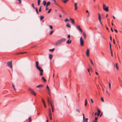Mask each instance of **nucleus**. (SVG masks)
Here are the masks:
<instances>
[{
	"instance_id": "obj_14",
	"label": "nucleus",
	"mask_w": 122,
	"mask_h": 122,
	"mask_svg": "<svg viewBox=\"0 0 122 122\" xmlns=\"http://www.w3.org/2000/svg\"><path fill=\"white\" fill-rule=\"evenodd\" d=\"M69 40H70L69 39V40H68L67 41V42H66V43L67 44H70L71 43V40H70V41H69Z\"/></svg>"
},
{
	"instance_id": "obj_59",
	"label": "nucleus",
	"mask_w": 122,
	"mask_h": 122,
	"mask_svg": "<svg viewBox=\"0 0 122 122\" xmlns=\"http://www.w3.org/2000/svg\"><path fill=\"white\" fill-rule=\"evenodd\" d=\"M110 40L111 41H112V36H110Z\"/></svg>"
},
{
	"instance_id": "obj_7",
	"label": "nucleus",
	"mask_w": 122,
	"mask_h": 122,
	"mask_svg": "<svg viewBox=\"0 0 122 122\" xmlns=\"http://www.w3.org/2000/svg\"><path fill=\"white\" fill-rule=\"evenodd\" d=\"M80 43L81 45V46H83L84 41L81 37L80 38Z\"/></svg>"
},
{
	"instance_id": "obj_18",
	"label": "nucleus",
	"mask_w": 122,
	"mask_h": 122,
	"mask_svg": "<svg viewBox=\"0 0 122 122\" xmlns=\"http://www.w3.org/2000/svg\"><path fill=\"white\" fill-rule=\"evenodd\" d=\"M36 67H38L39 66H38L39 65V62L38 61H36Z\"/></svg>"
},
{
	"instance_id": "obj_29",
	"label": "nucleus",
	"mask_w": 122,
	"mask_h": 122,
	"mask_svg": "<svg viewBox=\"0 0 122 122\" xmlns=\"http://www.w3.org/2000/svg\"><path fill=\"white\" fill-rule=\"evenodd\" d=\"M64 3H66L69 0H62Z\"/></svg>"
},
{
	"instance_id": "obj_1",
	"label": "nucleus",
	"mask_w": 122,
	"mask_h": 122,
	"mask_svg": "<svg viewBox=\"0 0 122 122\" xmlns=\"http://www.w3.org/2000/svg\"><path fill=\"white\" fill-rule=\"evenodd\" d=\"M66 40V39L65 38H63L61 39H60L56 42L55 43L56 46H58L60 45L63 41H65Z\"/></svg>"
},
{
	"instance_id": "obj_16",
	"label": "nucleus",
	"mask_w": 122,
	"mask_h": 122,
	"mask_svg": "<svg viewBox=\"0 0 122 122\" xmlns=\"http://www.w3.org/2000/svg\"><path fill=\"white\" fill-rule=\"evenodd\" d=\"M41 79L44 82H46V80L45 79V78L44 77H42Z\"/></svg>"
},
{
	"instance_id": "obj_61",
	"label": "nucleus",
	"mask_w": 122,
	"mask_h": 122,
	"mask_svg": "<svg viewBox=\"0 0 122 122\" xmlns=\"http://www.w3.org/2000/svg\"><path fill=\"white\" fill-rule=\"evenodd\" d=\"M83 116V119H84V114L83 113H82Z\"/></svg>"
},
{
	"instance_id": "obj_4",
	"label": "nucleus",
	"mask_w": 122,
	"mask_h": 122,
	"mask_svg": "<svg viewBox=\"0 0 122 122\" xmlns=\"http://www.w3.org/2000/svg\"><path fill=\"white\" fill-rule=\"evenodd\" d=\"M28 90L31 93V94L34 96L36 95V93L30 88H29L28 89Z\"/></svg>"
},
{
	"instance_id": "obj_3",
	"label": "nucleus",
	"mask_w": 122,
	"mask_h": 122,
	"mask_svg": "<svg viewBox=\"0 0 122 122\" xmlns=\"http://www.w3.org/2000/svg\"><path fill=\"white\" fill-rule=\"evenodd\" d=\"M36 68L40 72V76H41L42 75L43 70L42 68L39 66Z\"/></svg>"
},
{
	"instance_id": "obj_25",
	"label": "nucleus",
	"mask_w": 122,
	"mask_h": 122,
	"mask_svg": "<svg viewBox=\"0 0 122 122\" xmlns=\"http://www.w3.org/2000/svg\"><path fill=\"white\" fill-rule=\"evenodd\" d=\"M44 18V17L43 16H41L40 17V20H42Z\"/></svg>"
},
{
	"instance_id": "obj_43",
	"label": "nucleus",
	"mask_w": 122,
	"mask_h": 122,
	"mask_svg": "<svg viewBox=\"0 0 122 122\" xmlns=\"http://www.w3.org/2000/svg\"><path fill=\"white\" fill-rule=\"evenodd\" d=\"M31 5H32V6L33 8L34 9H35V7L34 6L33 4H32Z\"/></svg>"
},
{
	"instance_id": "obj_55",
	"label": "nucleus",
	"mask_w": 122,
	"mask_h": 122,
	"mask_svg": "<svg viewBox=\"0 0 122 122\" xmlns=\"http://www.w3.org/2000/svg\"><path fill=\"white\" fill-rule=\"evenodd\" d=\"M54 4H55L56 5L57 3H56V1L55 0H54Z\"/></svg>"
},
{
	"instance_id": "obj_32",
	"label": "nucleus",
	"mask_w": 122,
	"mask_h": 122,
	"mask_svg": "<svg viewBox=\"0 0 122 122\" xmlns=\"http://www.w3.org/2000/svg\"><path fill=\"white\" fill-rule=\"evenodd\" d=\"M55 50V49L54 48H53L52 49H50L49 50V51H51V52H52L54 50Z\"/></svg>"
},
{
	"instance_id": "obj_64",
	"label": "nucleus",
	"mask_w": 122,
	"mask_h": 122,
	"mask_svg": "<svg viewBox=\"0 0 122 122\" xmlns=\"http://www.w3.org/2000/svg\"><path fill=\"white\" fill-rule=\"evenodd\" d=\"M97 115V113L95 112V113L94 115L95 116H96Z\"/></svg>"
},
{
	"instance_id": "obj_35",
	"label": "nucleus",
	"mask_w": 122,
	"mask_h": 122,
	"mask_svg": "<svg viewBox=\"0 0 122 122\" xmlns=\"http://www.w3.org/2000/svg\"><path fill=\"white\" fill-rule=\"evenodd\" d=\"M49 28H50L51 29H53V27L51 25H49Z\"/></svg>"
},
{
	"instance_id": "obj_20",
	"label": "nucleus",
	"mask_w": 122,
	"mask_h": 122,
	"mask_svg": "<svg viewBox=\"0 0 122 122\" xmlns=\"http://www.w3.org/2000/svg\"><path fill=\"white\" fill-rule=\"evenodd\" d=\"M76 111L77 112H78L79 113H80V110L79 108H77L76 109Z\"/></svg>"
},
{
	"instance_id": "obj_63",
	"label": "nucleus",
	"mask_w": 122,
	"mask_h": 122,
	"mask_svg": "<svg viewBox=\"0 0 122 122\" xmlns=\"http://www.w3.org/2000/svg\"><path fill=\"white\" fill-rule=\"evenodd\" d=\"M108 84H109V86H111V83H108Z\"/></svg>"
},
{
	"instance_id": "obj_21",
	"label": "nucleus",
	"mask_w": 122,
	"mask_h": 122,
	"mask_svg": "<svg viewBox=\"0 0 122 122\" xmlns=\"http://www.w3.org/2000/svg\"><path fill=\"white\" fill-rule=\"evenodd\" d=\"M66 26H67L70 28H71V26L69 24V23H68L67 24H66Z\"/></svg>"
},
{
	"instance_id": "obj_58",
	"label": "nucleus",
	"mask_w": 122,
	"mask_h": 122,
	"mask_svg": "<svg viewBox=\"0 0 122 122\" xmlns=\"http://www.w3.org/2000/svg\"><path fill=\"white\" fill-rule=\"evenodd\" d=\"M111 30L112 32H113V29H112V28L111 27Z\"/></svg>"
},
{
	"instance_id": "obj_23",
	"label": "nucleus",
	"mask_w": 122,
	"mask_h": 122,
	"mask_svg": "<svg viewBox=\"0 0 122 122\" xmlns=\"http://www.w3.org/2000/svg\"><path fill=\"white\" fill-rule=\"evenodd\" d=\"M43 3L44 4V6L45 5L46 3V1L45 0L43 2Z\"/></svg>"
},
{
	"instance_id": "obj_54",
	"label": "nucleus",
	"mask_w": 122,
	"mask_h": 122,
	"mask_svg": "<svg viewBox=\"0 0 122 122\" xmlns=\"http://www.w3.org/2000/svg\"><path fill=\"white\" fill-rule=\"evenodd\" d=\"M90 100L91 102H92V103H93V100L91 99Z\"/></svg>"
},
{
	"instance_id": "obj_62",
	"label": "nucleus",
	"mask_w": 122,
	"mask_h": 122,
	"mask_svg": "<svg viewBox=\"0 0 122 122\" xmlns=\"http://www.w3.org/2000/svg\"><path fill=\"white\" fill-rule=\"evenodd\" d=\"M95 73H96V75H98V73L96 71Z\"/></svg>"
},
{
	"instance_id": "obj_45",
	"label": "nucleus",
	"mask_w": 122,
	"mask_h": 122,
	"mask_svg": "<svg viewBox=\"0 0 122 122\" xmlns=\"http://www.w3.org/2000/svg\"><path fill=\"white\" fill-rule=\"evenodd\" d=\"M21 53H21V52H19V53H18L15 54V55H19V54H21Z\"/></svg>"
},
{
	"instance_id": "obj_36",
	"label": "nucleus",
	"mask_w": 122,
	"mask_h": 122,
	"mask_svg": "<svg viewBox=\"0 0 122 122\" xmlns=\"http://www.w3.org/2000/svg\"><path fill=\"white\" fill-rule=\"evenodd\" d=\"M87 70H88V72H90V70H91V71H92V69L91 68H89Z\"/></svg>"
},
{
	"instance_id": "obj_5",
	"label": "nucleus",
	"mask_w": 122,
	"mask_h": 122,
	"mask_svg": "<svg viewBox=\"0 0 122 122\" xmlns=\"http://www.w3.org/2000/svg\"><path fill=\"white\" fill-rule=\"evenodd\" d=\"M103 10L106 12L108 11V7L106 6V5L104 4L103 5Z\"/></svg>"
},
{
	"instance_id": "obj_42",
	"label": "nucleus",
	"mask_w": 122,
	"mask_h": 122,
	"mask_svg": "<svg viewBox=\"0 0 122 122\" xmlns=\"http://www.w3.org/2000/svg\"><path fill=\"white\" fill-rule=\"evenodd\" d=\"M70 35H69V34L68 35V36H67V38L70 39Z\"/></svg>"
},
{
	"instance_id": "obj_49",
	"label": "nucleus",
	"mask_w": 122,
	"mask_h": 122,
	"mask_svg": "<svg viewBox=\"0 0 122 122\" xmlns=\"http://www.w3.org/2000/svg\"><path fill=\"white\" fill-rule=\"evenodd\" d=\"M111 56H113V54H112V51H111Z\"/></svg>"
},
{
	"instance_id": "obj_24",
	"label": "nucleus",
	"mask_w": 122,
	"mask_h": 122,
	"mask_svg": "<svg viewBox=\"0 0 122 122\" xmlns=\"http://www.w3.org/2000/svg\"><path fill=\"white\" fill-rule=\"evenodd\" d=\"M50 4V1H48L47 2L46 4V7L49 5Z\"/></svg>"
},
{
	"instance_id": "obj_30",
	"label": "nucleus",
	"mask_w": 122,
	"mask_h": 122,
	"mask_svg": "<svg viewBox=\"0 0 122 122\" xmlns=\"http://www.w3.org/2000/svg\"><path fill=\"white\" fill-rule=\"evenodd\" d=\"M41 2V0H38V5H39L40 4Z\"/></svg>"
},
{
	"instance_id": "obj_13",
	"label": "nucleus",
	"mask_w": 122,
	"mask_h": 122,
	"mask_svg": "<svg viewBox=\"0 0 122 122\" xmlns=\"http://www.w3.org/2000/svg\"><path fill=\"white\" fill-rule=\"evenodd\" d=\"M49 116L50 119L51 120H52V118L51 113H49Z\"/></svg>"
},
{
	"instance_id": "obj_22",
	"label": "nucleus",
	"mask_w": 122,
	"mask_h": 122,
	"mask_svg": "<svg viewBox=\"0 0 122 122\" xmlns=\"http://www.w3.org/2000/svg\"><path fill=\"white\" fill-rule=\"evenodd\" d=\"M83 119V121L84 122H85L88 121V118H86V119H85V118H84V119Z\"/></svg>"
},
{
	"instance_id": "obj_28",
	"label": "nucleus",
	"mask_w": 122,
	"mask_h": 122,
	"mask_svg": "<svg viewBox=\"0 0 122 122\" xmlns=\"http://www.w3.org/2000/svg\"><path fill=\"white\" fill-rule=\"evenodd\" d=\"M28 120L29 122H31V117H30L28 118Z\"/></svg>"
},
{
	"instance_id": "obj_44",
	"label": "nucleus",
	"mask_w": 122,
	"mask_h": 122,
	"mask_svg": "<svg viewBox=\"0 0 122 122\" xmlns=\"http://www.w3.org/2000/svg\"><path fill=\"white\" fill-rule=\"evenodd\" d=\"M21 52V53H22L21 54H23L26 53H27V52Z\"/></svg>"
},
{
	"instance_id": "obj_37",
	"label": "nucleus",
	"mask_w": 122,
	"mask_h": 122,
	"mask_svg": "<svg viewBox=\"0 0 122 122\" xmlns=\"http://www.w3.org/2000/svg\"><path fill=\"white\" fill-rule=\"evenodd\" d=\"M51 9H50L48 11V13H50L51 11Z\"/></svg>"
},
{
	"instance_id": "obj_26",
	"label": "nucleus",
	"mask_w": 122,
	"mask_h": 122,
	"mask_svg": "<svg viewBox=\"0 0 122 122\" xmlns=\"http://www.w3.org/2000/svg\"><path fill=\"white\" fill-rule=\"evenodd\" d=\"M85 105L86 106L87 103V100L86 99L85 100Z\"/></svg>"
},
{
	"instance_id": "obj_10",
	"label": "nucleus",
	"mask_w": 122,
	"mask_h": 122,
	"mask_svg": "<svg viewBox=\"0 0 122 122\" xmlns=\"http://www.w3.org/2000/svg\"><path fill=\"white\" fill-rule=\"evenodd\" d=\"M98 19L99 21V22L101 25H102V24L101 22V17L100 14L99 13H98Z\"/></svg>"
},
{
	"instance_id": "obj_60",
	"label": "nucleus",
	"mask_w": 122,
	"mask_h": 122,
	"mask_svg": "<svg viewBox=\"0 0 122 122\" xmlns=\"http://www.w3.org/2000/svg\"><path fill=\"white\" fill-rule=\"evenodd\" d=\"M114 30L116 33H117V30H116V29H114Z\"/></svg>"
},
{
	"instance_id": "obj_2",
	"label": "nucleus",
	"mask_w": 122,
	"mask_h": 122,
	"mask_svg": "<svg viewBox=\"0 0 122 122\" xmlns=\"http://www.w3.org/2000/svg\"><path fill=\"white\" fill-rule=\"evenodd\" d=\"M47 101L48 103L49 104H50L51 105L52 112H54V106L53 104L52 103V102H50L49 99V98H48L47 99Z\"/></svg>"
},
{
	"instance_id": "obj_50",
	"label": "nucleus",
	"mask_w": 122,
	"mask_h": 122,
	"mask_svg": "<svg viewBox=\"0 0 122 122\" xmlns=\"http://www.w3.org/2000/svg\"><path fill=\"white\" fill-rule=\"evenodd\" d=\"M97 117H95V121H97Z\"/></svg>"
},
{
	"instance_id": "obj_9",
	"label": "nucleus",
	"mask_w": 122,
	"mask_h": 122,
	"mask_svg": "<svg viewBox=\"0 0 122 122\" xmlns=\"http://www.w3.org/2000/svg\"><path fill=\"white\" fill-rule=\"evenodd\" d=\"M46 89L47 90V92L49 94L50 93V89L48 85H47Z\"/></svg>"
},
{
	"instance_id": "obj_31",
	"label": "nucleus",
	"mask_w": 122,
	"mask_h": 122,
	"mask_svg": "<svg viewBox=\"0 0 122 122\" xmlns=\"http://www.w3.org/2000/svg\"><path fill=\"white\" fill-rule=\"evenodd\" d=\"M36 11L37 13L38 14L39 13L38 12V9L37 8H35Z\"/></svg>"
},
{
	"instance_id": "obj_51",
	"label": "nucleus",
	"mask_w": 122,
	"mask_h": 122,
	"mask_svg": "<svg viewBox=\"0 0 122 122\" xmlns=\"http://www.w3.org/2000/svg\"><path fill=\"white\" fill-rule=\"evenodd\" d=\"M42 101L43 103H45V101H44V100L43 99H42Z\"/></svg>"
},
{
	"instance_id": "obj_27",
	"label": "nucleus",
	"mask_w": 122,
	"mask_h": 122,
	"mask_svg": "<svg viewBox=\"0 0 122 122\" xmlns=\"http://www.w3.org/2000/svg\"><path fill=\"white\" fill-rule=\"evenodd\" d=\"M71 22L73 24H74V19H72V20L71 21Z\"/></svg>"
},
{
	"instance_id": "obj_48",
	"label": "nucleus",
	"mask_w": 122,
	"mask_h": 122,
	"mask_svg": "<svg viewBox=\"0 0 122 122\" xmlns=\"http://www.w3.org/2000/svg\"><path fill=\"white\" fill-rule=\"evenodd\" d=\"M113 43L115 44V39H113Z\"/></svg>"
},
{
	"instance_id": "obj_47",
	"label": "nucleus",
	"mask_w": 122,
	"mask_h": 122,
	"mask_svg": "<svg viewBox=\"0 0 122 122\" xmlns=\"http://www.w3.org/2000/svg\"><path fill=\"white\" fill-rule=\"evenodd\" d=\"M101 100L103 102H104V101L103 100V98H101Z\"/></svg>"
},
{
	"instance_id": "obj_40",
	"label": "nucleus",
	"mask_w": 122,
	"mask_h": 122,
	"mask_svg": "<svg viewBox=\"0 0 122 122\" xmlns=\"http://www.w3.org/2000/svg\"><path fill=\"white\" fill-rule=\"evenodd\" d=\"M83 35H84V38H86V35L85 33H83Z\"/></svg>"
},
{
	"instance_id": "obj_12",
	"label": "nucleus",
	"mask_w": 122,
	"mask_h": 122,
	"mask_svg": "<svg viewBox=\"0 0 122 122\" xmlns=\"http://www.w3.org/2000/svg\"><path fill=\"white\" fill-rule=\"evenodd\" d=\"M77 4V3H75L74 4V7H75V10H76L77 9V7L76 6V5Z\"/></svg>"
},
{
	"instance_id": "obj_17",
	"label": "nucleus",
	"mask_w": 122,
	"mask_h": 122,
	"mask_svg": "<svg viewBox=\"0 0 122 122\" xmlns=\"http://www.w3.org/2000/svg\"><path fill=\"white\" fill-rule=\"evenodd\" d=\"M53 56L51 54H49V58L50 60H51Z\"/></svg>"
},
{
	"instance_id": "obj_34",
	"label": "nucleus",
	"mask_w": 122,
	"mask_h": 122,
	"mask_svg": "<svg viewBox=\"0 0 122 122\" xmlns=\"http://www.w3.org/2000/svg\"><path fill=\"white\" fill-rule=\"evenodd\" d=\"M97 111L98 113H100L101 111L99 110L98 108H97Z\"/></svg>"
},
{
	"instance_id": "obj_33",
	"label": "nucleus",
	"mask_w": 122,
	"mask_h": 122,
	"mask_svg": "<svg viewBox=\"0 0 122 122\" xmlns=\"http://www.w3.org/2000/svg\"><path fill=\"white\" fill-rule=\"evenodd\" d=\"M90 61L92 64L93 66L94 65V64L92 60L91 59H90Z\"/></svg>"
},
{
	"instance_id": "obj_15",
	"label": "nucleus",
	"mask_w": 122,
	"mask_h": 122,
	"mask_svg": "<svg viewBox=\"0 0 122 122\" xmlns=\"http://www.w3.org/2000/svg\"><path fill=\"white\" fill-rule=\"evenodd\" d=\"M118 64L117 63H115V66H116V67L117 70H118Z\"/></svg>"
},
{
	"instance_id": "obj_38",
	"label": "nucleus",
	"mask_w": 122,
	"mask_h": 122,
	"mask_svg": "<svg viewBox=\"0 0 122 122\" xmlns=\"http://www.w3.org/2000/svg\"><path fill=\"white\" fill-rule=\"evenodd\" d=\"M36 45H35V46H31L30 47V48H35V47H36Z\"/></svg>"
},
{
	"instance_id": "obj_41",
	"label": "nucleus",
	"mask_w": 122,
	"mask_h": 122,
	"mask_svg": "<svg viewBox=\"0 0 122 122\" xmlns=\"http://www.w3.org/2000/svg\"><path fill=\"white\" fill-rule=\"evenodd\" d=\"M53 32L54 31L53 30L51 31L50 32V35H51L53 33Z\"/></svg>"
},
{
	"instance_id": "obj_53",
	"label": "nucleus",
	"mask_w": 122,
	"mask_h": 122,
	"mask_svg": "<svg viewBox=\"0 0 122 122\" xmlns=\"http://www.w3.org/2000/svg\"><path fill=\"white\" fill-rule=\"evenodd\" d=\"M65 21H69V20L68 19H66L65 20Z\"/></svg>"
},
{
	"instance_id": "obj_52",
	"label": "nucleus",
	"mask_w": 122,
	"mask_h": 122,
	"mask_svg": "<svg viewBox=\"0 0 122 122\" xmlns=\"http://www.w3.org/2000/svg\"><path fill=\"white\" fill-rule=\"evenodd\" d=\"M61 11L63 13H65V11L63 10H61Z\"/></svg>"
},
{
	"instance_id": "obj_6",
	"label": "nucleus",
	"mask_w": 122,
	"mask_h": 122,
	"mask_svg": "<svg viewBox=\"0 0 122 122\" xmlns=\"http://www.w3.org/2000/svg\"><path fill=\"white\" fill-rule=\"evenodd\" d=\"M7 64L9 67H10L12 69V62L11 61H8Z\"/></svg>"
},
{
	"instance_id": "obj_11",
	"label": "nucleus",
	"mask_w": 122,
	"mask_h": 122,
	"mask_svg": "<svg viewBox=\"0 0 122 122\" xmlns=\"http://www.w3.org/2000/svg\"><path fill=\"white\" fill-rule=\"evenodd\" d=\"M86 54L87 57H88L89 56V49H88L86 51Z\"/></svg>"
},
{
	"instance_id": "obj_56",
	"label": "nucleus",
	"mask_w": 122,
	"mask_h": 122,
	"mask_svg": "<svg viewBox=\"0 0 122 122\" xmlns=\"http://www.w3.org/2000/svg\"><path fill=\"white\" fill-rule=\"evenodd\" d=\"M18 1H19V3H21V0H18Z\"/></svg>"
},
{
	"instance_id": "obj_8",
	"label": "nucleus",
	"mask_w": 122,
	"mask_h": 122,
	"mask_svg": "<svg viewBox=\"0 0 122 122\" xmlns=\"http://www.w3.org/2000/svg\"><path fill=\"white\" fill-rule=\"evenodd\" d=\"M76 27L77 29L79 30L81 32H82V30L81 29L80 26L79 25H76Z\"/></svg>"
},
{
	"instance_id": "obj_46",
	"label": "nucleus",
	"mask_w": 122,
	"mask_h": 122,
	"mask_svg": "<svg viewBox=\"0 0 122 122\" xmlns=\"http://www.w3.org/2000/svg\"><path fill=\"white\" fill-rule=\"evenodd\" d=\"M49 113H51V109L50 108H49Z\"/></svg>"
},
{
	"instance_id": "obj_39",
	"label": "nucleus",
	"mask_w": 122,
	"mask_h": 122,
	"mask_svg": "<svg viewBox=\"0 0 122 122\" xmlns=\"http://www.w3.org/2000/svg\"><path fill=\"white\" fill-rule=\"evenodd\" d=\"M39 11L40 12H41V6L39 9Z\"/></svg>"
},
{
	"instance_id": "obj_57",
	"label": "nucleus",
	"mask_w": 122,
	"mask_h": 122,
	"mask_svg": "<svg viewBox=\"0 0 122 122\" xmlns=\"http://www.w3.org/2000/svg\"><path fill=\"white\" fill-rule=\"evenodd\" d=\"M48 9V8L47 7H46V10H47Z\"/></svg>"
},
{
	"instance_id": "obj_19",
	"label": "nucleus",
	"mask_w": 122,
	"mask_h": 122,
	"mask_svg": "<svg viewBox=\"0 0 122 122\" xmlns=\"http://www.w3.org/2000/svg\"><path fill=\"white\" fill-rule=\"evenodd\" d=\"M43 86L42 85H38V86H36V87H38V88H40L41 87Z\"/></svg>"
}]
</instances>
